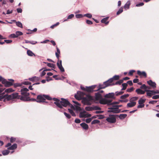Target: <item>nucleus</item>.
I'll return each mask as SVG.
<instances>
[{
    "label": "nucleus",
    "instance_id": "34",
    "mask_svg": "<svg viewBox=\"0 0 159 159\" xmlns=\"http://www.w3.org/2000/svg\"><path fill=\"white\" fill-rule=\"evenodd\" d=\"M16 35L17 38L19 36L23 34V33L20 31H16L15 33Z\"/></svg>",
    "mask_w": 159,
    "mask_h": 159
},
{
    "label": "nucleus",
    "instance_id": "52",
    "mask_svg": "<svg viewBox=\"0 0 159 159\" xmlns=\"http://www.w3.org/2000/svg\"><path fill=\"white\" fill-rule=\"evenodd\" d=\"M74 16V15L73 14H71L69 15L67 18V19H71Z\"/></svg>",
    "mask_w": 159,
    "mask_h": 159
},
{
    "label": "nucleus",
    "instance_id": "23",
    "mask_svg": "<svg viewBox=\"0 0 159 159\" xmlns=\"http://www.w3.org/2000/svg\"><path fill=\"white\" fill-rule=\"evenodd\" d=\"M27 55L30 57H32L33 56H35V55L30 50H28L27 52Z\"/></svg>",
    "mask_w": 159,
    "mask_h": 159
},
{
    "label": "nucleus",
    "instance_id": "21",
    "mask_svg": "<svg viewBox=\"0 0 159 159\" xmlns=\"http://www.w3.org/2000/svg\"><path fill=\"white\" fill-rule=\"evenodd\" d=\"M81 126L85 129H87L88 128V125L85 123H82L80 124Z\"/></svg>",
    "mask_w": 159,
    "mask_h": 159
},
{
    "label": "nucleus",
    "instance_id": "49",
    "mask_svg": "<svg viewBox=\"0 0 159 159\" xmlns=\"http://www.w3.org/2000/svg\"><path fill=\"white\" fill-rule=\"evenodd\" d=\"M64 114L68 118L70 119L71 117V116L70 115L68 114L67 113H66L64 112Z\"/></svg>",
    "mask_w": 159,
    "mask_h": 159
},
{
    "label": "nucleus",
    "instance_id": "36",
    "mask_svg": "<svg viewBox=\"0 0 159 159\" xmlns=\"http://www.w3.org/2000/svg\"><path fill=\"white\" fill-rule=\"evenodd\" d=\"M43 96L44 97V99L46 98L49 100H51L52 99V98L48 95H43Z\"/></svg>",
    "mask_w": 159,
    "mask_h": 159
},
{
    "label": "nucleus",
    "instance_id": "10",
    "mask_svg": "<svg viewBox=\"0 0 159 159\" xmlns=\"http://www.w3.org/2000/svg\"><path fill=\"white\" fill-rule=\"evenodd\" d=\"M37 100L36 101V102L38 103H40L42 102H45V99H44V97L43 96L41 95H39L37 96Z\"/></svg>",
    "mask_w": 159,
    "mask_h": 159
},
{
    "label": "nucleus",
    "instance_id": "31",
    "mask_svg": "<svg viewBox=\"0 0 159 159\" xmlns=\"http://www.w3.org/2000/svg\"><path fill=\"white\" fill-rule=\"evenodd\" d=\"M85 110L87 111H91L93 110V108L92 107L89 106L85 107Z\"/></svg>",
    "mask_w": 159,
    "mask_h": 159
},
{
    "label": "nucleus",
    "instance_id": "27",
    "mask_svg": "<svg viewBox=\"0 0 159 159\" xmlns=\"http://www.w3.org/2000/svg\"><path fill=\"white\" fill-rule=\"evenodd\" d=\"M125 10H127L129 8V2L128 1L124 6Z\"/></svg>",
    "mask_w": 159,
    "mask_h": 159
},
{
    "label": "nucleus",
    "instance_id": "22",
    "mask_svg": "<svg viewBox=\"0 0 159 159\" xmlns=\"http://www.w3.org/2000/svg\"><path fill=\"white\" fill-rule=\"evenodd\" d=\"M17 147V145L16 143L13 144L12 145L8 148L9 150H13L16 149Z\"/></svg>",
    "mask_w": 159,
    "mask_h": 159
},
{
    "label": "nucleus",
    "instance_id": "6",
    "mask_svg": "<svg viewBox=\"0 0 159 159\" xmlns=\"http://www.w3.org/2000/svg\"><path fill=\"white\" fill-rule=\"evenodd\" d=\"M106 120L109 122L114 123L116 122V118L114 115H110L106 119Z\"/></svg>",
    "mask_w": 159,
    "mask_h": 159
},
{
    "label": "nucleus",
    "instance_id": "47",
    "mask_svg": "<svg viewBox=\"0 0 159 159\" xmlns=\"http://www.w3.org/2000/svg\"><path fill=\"white\" fill-rule=\"evenodd\" d=\"M9 38H17L15 34H12L9 36Z\"/></svg>",
    "mask_w": 159,
    "mask_h": 159
},
{
    "label": "nucleus",
    "instance_id": "14",
    "mask_svg": "<svg viewBox=\"0 0 159 159\" xmlns=\"http://www.w3.org/2000/svg\"><path fill=\"white\" fill-rule=\"evenodd\" d=\"M129 95L128 94H124L120 96V98L122 99V100H120V101L121 102H126L128 101V100L126 99V98L128 97Z\"/></svg>",
    "mask_w": 159,
    "mask_h": 159
},
{
    "label": "nucleus",
    "instance_id": "30",
    "mask_svg": "<svg viewBox=\"0 0 159 159\" xmlns=\"http://www.w3.org/2000/svg\"><path fill=\"white\" fill-rule=\"evenodd\" d=\"M150 90H145V92H147V95L148 96H149V97H151L152 94V93L150 92Z\"/></svg>",
    "mask_w": 159,
    "mask_h": 159
},
{
    "label": "nucleus",
    "instance_id": "15",
    "mask_svg": "<svg viewBox=\"0 0 159 159\" xmlns=\"http://www.w3.org/2000/svg\"><path fill=\"white\" fill-rule=\"evenodd\" d=\"M147 83L149 85L152 87L153 88H155L156 87V83L155 82H153L151 80L147 81Z\"/></svg>",
    "mask_w": 159,
    "mask_h": 159
},
{
    "label": "nucleus",
    "instance_id": "5",
    "mask_svg": "<svg viewBox=\"0 0 159 159\" xmlns=\"http://www.w3.org/2000/svg\"><path fill=\"white\" fill-rule=\"evenodd\" d=\"M109 110L108 111V112H112L114 113H117L120 111V110L118 109V107L116 105H113L112 106L108 108Z\"/></svg>",
    "mask_w": 159,
    "mask_h": 159
},
{
    "label": "nucleus",
    "instance_id": "28",
    "mask_svg": "<svg viewBox=\"0 0 159 159\" xmlns=\"http://www.w3.org/2000/svg\"><path fill=\"white\" fill-rule=\"evenodd\" d=\"M9 151L8 150H4L2 151V153L3 155H7L9 153Z\"/></svg>",
    "mask_w": 159,
    "mask_h": 159
},
{
    "label": "nucleus",
    "instance_id": "18",
    "mask_svg": "<svg viewBox=\"0 0 159 159\" xmlns=\"http://www.w3.org/2000/svg\"><path fill=\"white\" fill-rule=\"evenodd\" d=\"M95 86L96 85H93L89 87H87L86 88V91L88 92H91L95 88Z\"/></svg>",
    "mask_w": 159,
    "mask_h": 159
},
{
    "label": "nucleus",
    "instance_id": "60",
    "mask_svg": "<svg viewBox=\"0 0 159 159\" xmlns=\"http://www.w3.org/2000/svg\"><path fill=\"white\" fill-rule=\"evenodd\" d=\"M75 121L76 123H79L81 122L80 120L78 119H75Z\"/></svg>",
    "mask_w": 159,
    "mask_h": 159
},
{
    "label": "nucleus",
    "instance_id": "50",
    "mask_svg": "<svg viewBox=\"0 0 159 159\" xmlns=\"http://www.w3.org/2000/svg\"><path fill=\"white\" fill-rule=\"evenodd\" d=\"M93 110H100L101 109V108L100 107L98 106H95L93 107Z\"/></svg>",
    "mask_w": 159,
    "mask_h": 159
},
{
    "label": "nucleus",
    "instance_id": "33",
    "mask_svg": "<svg viewBox=\"0 0 159 159\" xmlns=\"http://www.w3.org/2000/svg\"><path fill=\"white\" fill-rule=\"evenodd\" d=\"M14 91V90H13L12 88H10L8 89H6L5 91V92L7 93H9L11 92H12Z\"/></svg>",
    "mask_w": 159,
    "mask_h": 159
},
{
    "label": "nucleus",
    "instance_id": "7",
    "mask_svg": "<svg viewBox=\"0 0 159 159\" xmlns=\"http://www.w3.org/2000/svg\"><path fill=\"white\" fill-rule=\"evenodd\" d=\"M114 96L115 93H111L106 94L104 97H105V98H106L108 100H111L112 101V99L115 98Z\"/></svg>",
    "mask_w": 159,
    "mask_h": 159
},
{
    "label": "nucleus",
    "instance_id": "17",
    "mask_svg": "<svg viewBox=\"0 0 159 159\" xmlns=\"http://www.w3.org/2000/svg\"><path fill=\"white\" fill-rule=\"evenodd\" d=\"M83 94V93L80 91H78L77 92V94H75V98L78 100H80V99L81 96Z\"/></svg>",
    "mask_w": 159,
    "mask_h": 159
},
{
    "label": "nucleus",
    "instance_id": "29",
    "mask_svg": "<svg viewBox=\"0 0 159 159\" xmlns=\"http://www.w3.org/2000/svg\"><path fill=\"white\" fill-rule=\"evenodd\" d=\"M16 25L17 26L19 27H20L21 28H23L22 24L21 22L20 21L16 22Z\"/></svg>",
    "mask_w": 159,
    "mask_h": 159
},
{
    "label": "nucleus",
    "instance_id": "54",
    "mask_svg": "<svg viewBox=\"0 0 159 159\" xmlns=\"http://www.w3.org/2000/svg\"><path fill=\"white\" fill-rule=\"evenodd\" d=\"M92 120V119L91 118H89L87 119L85 121L87 123H89Z\"/></svg>",
    "mask_w": 159,
    "mask_h": 159
},
{
    "label": "nucleus",
    "instance_id": "35",
    "mask_svg": "<svg viewBox=\"0 0 159 159\" xmlns=\"http://www.w3.org/2000/svg\"><path fill=\"white\" fill-rule=\"evenodd\" d=\"M123 11V7H121L117 11L116 15H118L121 13Z\"/></svg>",
    "mask_w": 159,
    "mask_h": 159
},
{
    "label": "nucleus",
    "instance_id": "38",
    "mask_svg": "<svg viewBox=\"0 0 159 159\" xmlns=\"http://www.w3.org/2000/svg\"><path fill=\"white\" fill-rule=\"evenodd\" d=\"M100 122V121L97 120H93L91 124L92 125L93 124H98Z\"/></svg>",
    "mask_w": 159,
    "mask_h": 159
},
{
    "label": "nucleus",
    "instance_id": "26",
    "mask_svg": "<svg viewBox=\"0 0 159 159\" xmlns=\"http://www.w3.org/2000/svg\"><path fill=\"white\" fill-rule=\"evenodd\" d=\"M145 99L140 98V99L139 100V104H144V103L145 102Z\"/></svg>",
    "mask_w": 159,
    "mask_h": 159
},
{
    "label": "nucleus",
    "instance_id": "62",
    "mask_svg": "<svg viewBox=\"0 0 159 159\" xmlns=\"http://www.w3.org/2000/svg\"><path fill=\"white\" fill-rule=\"evenodd\" d=\"M157 102V101H152L149 102V103L151 104H154Z\"/></svg>",
    "mask_w": 159,
    "mask_h": 159
},
{
    "label": "nucleus",
    "instance_id": "45",
    "mask_svg": "<svg viewBox=\"0 0 159 159\" xmlns=\"http://www.w3.org/2000/svg\"><path fill=\"white\" fill-rule=\"evenodd\" d=\"M84 16H85L88 18H91L92 17L91 14L89 13H87L84 15Z\"/></svg>",
    "mask_w": 159,
    "mask_h": 159
},
{
    "label": "nucleus",
    "instance_id": "16",
    "mask_svg": "<svg viewBox=\"0 0 159 159\" xmlns=\"http://www.w3.org/2000/svg\"><path fill=\"white\" fill-rule=\"evenodd\" d=\"M137 74L140 76H143L145 77H147V74L145 71H141L140 70H138L137 71Z\"/></svg>",
    "mask_w": 159,
    "mask_h": 159
},
{
    "label": "nucleus",
    "instance_id": "1",
    "mask_svg": "<svg viewBox=\"0 0 159 159\" xmlns=\"http://www.w3.org/2000/svg\"><path fill=\"white\" fill-rule=\"evenodd\" d=\"M20 96H18V93H13L11 95L7 94L3 95L0 94V101H3L4 102L9 101L13 99L18 98H19Z\"/></svg>",
    "mask_w": 159,
    "mask_h": 159
},
{
    "label": "nucleus",
    "instance_id": "20",
    "mask_svg": "<svg viewBox=\"0 0 159 159\" xmlns=\"http://www.w3.org/2000/svg\"><path fill=\"white\" fill-rule=\"evenodd\" d=\"M29 91V89L26 88L22 89L20 90L21 94L22 95H24L26 92Z\"/></svg>",
    "mask_w": 159,
    "mask_h": 159
},
{
    "label": "nucleus",
    "instance_id": "11",
    "mask_svg": "<svg viewBox=\"0 0 159 159\" xmlns=\"http://www.w3.org/2000/svg\"><path fill=\"white\" fill-rule=\"evenodd\" d=\"M105 82H103V84H99V89H102L105 88L106 87L109 86L111 85V84H110L109 83H104Z\"/></svg>",
    "mask_w": 159,
    "mask_h": 159
},
{
    "label": "nucleus",
    "instance_id": "12",
    "mask_svg": "<svg viewBox=\"0 0 159 159\" xmlns=\"http://www.w3.org/2000/svg\"><path fill=\"white\" fill-rule=\"evenodd\" d=\"M59 61V62L58 61L57 63V65L60 71L62 72H63L65 71V70L62 65V61L61 60H60Z\"/></svg>",
    "mask_w": 159,
    "mask_h": 159
},
{
    "label": "nucleus",
    "instance_id": "37",
    "mask_svg": "<svg viewBox=\"0 0 159 159\" xmlns=\"http://www.w3.org/2000/svg\"><path fill=\"white\" fill-rule=\"evenodd\" d=\"M46 64H47V65L49 67H52V68H54L55 65L54 64H52L51 63H45Z\"/></svg>",
    "mask_w": 159,
    "mask_h": 159
},
{
    "label": "nucleus",
    "instance_id": "59",
    "mask_svg": "<svg viewBox=\"0 0 159 159\" xmlns=\"http://www.w3.org/2000/svg\"><path fill=\"white\" fill-rule=\"evenodd\" d=\"M16 138L11 137L10 138V142L11 143H13L16 140Z\"/></svg>",
    "mask_w": 159,
    "mask_h": 159
},
{
    "label": "nucleus",
    "instance_id": "63",
    "mask_svg": "<svg viewBox=\"0 0 159 159\" xmlns=\"http://www.w3.org/2000/svg\"><path fill=\"white\" fill-rule=\"evenodd\" d=\"M37 43V41H30V43L33 45H34Z\"/></svg>",
    "mask_w": 159,
    "mask_h": 159
},
{
    "label": "nucleus",
    "instance_id": "61",
    "mask_svg": "<svg viewBox=\"0 0 159 159\" xmlns=\"http://www.w3.org/2000/svg\"><path fill=\"white\" fill-rule=\"evenodd\" d=\"M86 23L89 25H91L93 24L92 22L89 20H86Z\"/></svg>",
    "mask_w": 159,
    "mask_h": 159
},
{
    "label": "nucleus",
    "instance_id": "51",
    "mask_svg": "<svg viewBox=\"0 0 159 159\" xmlns=\"http://www.w3.org/2000/svg\"><path fill=\"white\" fill-rule=\"evenodd\" d=\"M59 24V22H57V23L56 24L52 25L50 27V28L52 29H53L55 27V26H57V25H58Z\"/></svg>",
    "mask_w": 159,
    "mask_h": 159
},
{
    "label": "nucleus",
    "instance_id": "56",
    "mask_svg": "<svg viewBox=\"0 0 159 159\" xmlns=\"http://www.w3.org/2000/svg\"><path fill=\"white\" fill-rule=\"evenodd\" d=\"M4 42L6 43H10L12 42V41L10 40H4Z\"/></svg>",
    "mask_w": 159,
    "mask_h": 159
},
{
    "label": "nucleus",
    "instance_id": "19",
    "mask_svg": "<svg viewBox=\"0 0 159 159\" xmlns=\"http://www.w3.org/2000/svg\"><path fill=\"white\" fill-rule=\"evenodd\" d=\"M136 92L138 94H143L145 93V90L143 91L141 89H138L136 90Z\"/></svg>",
    "mask_w": 159,
    "mask_h": 159
},
{
    "label": "nucleus",
    "instance_id": "41",
    "mask_svg": "<svg viewBox=\"0 0 159 159\" xmlns=\"http://www.w3.org/2000/svg\"><path fill=\"white\" fill-rule=\"evenodd\" d=\"M127 116V115L125 114H120L119 116V117L120 119H123L126 117Z\"/></svg>",
    "mask_w": 159,
    "mask_h": 159
},
{
    "label": "nucleus",
    "instance_id": "46",
    "mask_svg": "<svg viewBox=\"0 0 159 159\" xmlns=\"http://www.w3.org/2000/svg\"><path fill=\"white\" fill-rule=\"evenodd\" d=\"M123 93V92L120 91L119 92H116L115 93V95L116 96H118L122 94Z\"/></svg>",
    "mask_w": 159,
    "mask_h": 159
},
{
    "label": "nucleus",
    "instance_id": "55",
    "mask_svg": "<svg viewBox=\"0 0 159 159\" xmlns=\"http://www.w3.org/2000/svg\"><path fill=\"white\" fill-rule=\"evenodd\" d=\"M152 98L153 99H157L159 98V94L153 96Z\"/></svg>",
    "mask_w": 159,
    "mask_h": 159
},
{
    "label": "nucleus",
    "instance_id": "57",
    "mask_svg": "<svg viewBox=\"0 0 159 159\" xmlns=\"http://www.w3.org/2000/svg\"><path fill=\"white\" fill-rule=\"evenodd\" d=\"M16 11L18 13H21L22 11V10L20 8H18L16 9Z\"/></svg>",
    "mask_w": 159,
    "mask_h": 159
},
{
    "label": "nucleus",
    "instance_id": "8",
    "mask_svg": "<svg viewBox=\"0 0 159 159\" xmlns=\"http://www.w3.org/2000/svg\"><path fill=\"white\" fill-rule=\"evenodd\" d=\"M119 79V76L118 75H115L112 78H111L109 79L107 81L105 82L104 83H109L110 84H111V85H113L112 84V82L114 80H117Z\"/></svg>",
    "mask_w": 159,
    "mask_h": 159
},
{
    "label": "nucleus",
    "instance_id": "48",
    "mask_svg": "<svg viewBox=\"0 0 159 159\" xmlns=\"http://www.w3.org/2000/svg\"><path fill=\"white\" fill-rule=\"evenodd\" d=\"M140 88L141 89H143L145 90H147V86H146L145 84H143L140 87Z\"/></svg>",
    "mask_w": 159,
    "mask_h": 159
},
{
    "label": "nucleus",
    "instance_id": "25",
    "mask_svg": "<svg viewBox=\"0 0 159 159\" xmlns=\"http://www.w3.org/2000/svg\"><path fill=\"white\" fill-rule=\"evenodd\" d=\"M19 98L21 100L24 101H27L29 100V98L27 97H25L24 96H21L20 98L19 97Z\"/></svg>",
    "mask_w": 159,
    "mask_h": 159
},
{
    "label": "nucleus",
    "instance_id": "13",
    "mask_svg": "<svg viewBox=\"0 0 159 159\" xmlns=\"http://www.w3.org/2000/svg\"><path fill=\"white\" fill-rule=\"evenodd\" d=\"M2 84L4 85L6 87H9L11 85H12L13 84L11 82L7 81L5 79L3 82H2Z\"/></svg>",
    "mask_w": 159,
    "mask_h": 159
},
{
    "label": "nucleus",
    "instance_id": "64",
    "mask_svg": "<svg viewBox=\"0 0 159 159\" xmlns=\"http://www.w3.org/2000/svg\"><path fill=\"white\" fill-rule=\"evenodd\" d=\"M144 104H142V105H139L138 106H137V108H143L144 107Z\"/></svg>",
    "mask_w": 159,
    "mask_h": 159
},
{
    "label": "nucleus",
    "instance_id": "32",
    "mask_svg": "<svg viewBox=\"0 0 159 159\" xmlns=\"http://www.w3.org/2000/svg\"><path fill=\"white\" fill-rule=\"evenodd\" d=\"M68 110L69 112L71 114L72 116H76L75 113L73 111L72 109H68Z\"/></svg>",
    "mask_w": 159,
    "mask_h": 159
},
{
    "label": "nucleus",
    "instance_id": "9",
    "mask_svg": "<svg viewBox=\"0 0 159 159\" xmlns=\"http://www.w3.org/2000/svg\"><path fill=\"white\" fill-rule=\"evenodd\" d=\"M91 116V115L87 113L85 111L81 112L79 114V117L80 118H86Z\"/></svg>",
    "mask_w": 159,
    "mask_h": 159
},
{
    "label": "nucleus",
    "instance_id": "58",
    "mask_svg": "<svg viewBox=\"0 0 159 159\" xmlns=\"http://www.w3.org/2000/svg\"><path fill=\"white\" fill-rule=\"evenodd\" d=\"M144 5V3L143 2H141L139 3H138L136 5V6L137 7H140L143 6Z\"/></svg>",
    "mask_w": 159,
    "mask_h": 159
},
{
    "label": "nucleus",
    "instance_id": "3",
    "mask_svg": "<svg viewBox=\"0 0 159 159\" xmlns=\"http://www.w3.org/2000/svg\"><path fill=\"white\" fill-rule=\"evenodd\" d=\"M61 100L60 102H55L54 103L60 108H62L63 107H65L69 105L72 109H75L74 107L67 100L63 98H61Z\"/></svg>",
    "mask_w": 159,
    "mask_h": 159
},
{
    "label": "nucleus",
    "instance_id": "53",
    "mask_svg": "<svg viewBox=\"0 0 159 159\" xmlns=\"http://www.w3.org/2000/svg\"><path fill=\"white\" fill-rule=\"evenodd\" d=\"M138 99V97H133L130 99V101H134L137 100Z\"/></svg>",
    "mask_w": 159,
    "mask_h": 159
},
{
    "label": "nucleus",
    "instance_id": "2",
    "mask_svg": "<svg viewBox=\"0 0 159 159\" xmlns=\"http://www.w3.org/2000/svg\"><path fill=\"white\" fill-rule=\"evenodd\" d=\"M94 98L95 101L96 100H99L100 103L102 104L110 105L112 102L111 100L102 98V95L98 93H95V97H94Z\"/></svg>",
    "mask_w": 159,
    "mask_h": 159
},
{
    "label": "nucleus",
    "instance_id": "4",
    "mask_svg": "<svg viewBox=\"0 0 159 159\" xmlns=\"http://www.w3.org/2000/svg\"><path fill=\"white\" fill-rule=\"evenodd\" d=\"M83 100L86 104L88 105H91L92 102H95L94 97L89 95L84 98Z\"/></svg>",
    "mask_w": 159,
    "mask_h": 159
},
{
    "label": "nucleus",
    "instance_id": "39",
    "mask_svg": "<svg viewBox=\"0 0 159 159\" xmlns=\"http://www.w3.org/2000/svg\"><path fill=\"white\" fill-rule=\"evenodd\" d=\"M136 104V102L134 101H130V107H132L134 106Z\"/></svg>",
    "mask_w": 159,
    "mask_h": 159
},
{
    "label": "nucleus",
    "instance_id": "42",
    "mask_svg": "<svg viewBox=\"0 0 159 159\" xmlns=\"http://www.w3.org/2000/svg\"><path fill=\"white\" fill-rule=\"evenodd\" d=\"M75 16L77 18H80L83 17L84 16V15H82V14H78L76 15Z\"/></svg>",
    "mask_w": 159,
    "mask_h": 159
},
{
    "label": "nucleus",
    "instance_id": "44",
    "mask_svg": "<svg viewBox=\"0 0 159 159\" xmlns=\"http://www.w3.org/2000/svg\"><path fill=\"white\" fill-rule=\"evenodd\" d=\"M123 82V80H120L117 81L116 83V84H119L120 85L121 83H122Z\"/></svg>",
    "mask_w": 159,
    "mask_h": 159
},
{
    "label": "nucleus",
    "instance_id": "24",
    "mask_svg": "<svg viewBox=\"0 0 159 159\" xmlns=\"http://www.w3.org/2000/svg\"><path fill=\"white\" fill-rule=\"evenodd\" d=\"M108 17H106L105 18H104L102 19L101 20V22L102 23H104L106 25H107L109 23L108 21H107V20H108Z\"/></svg>",
    "mask_w": 159,
    "mask_h": 159
},
{
    "label": "nucleus",
    "instance_id": "40",
    "mask_svg": "<svg viewBox=\"0 0 159 159\" xmlns=\"http://www.w3.org/2000/svg\"><path fill=\"white\" fill-rule=\"evenodd\" d=\"M122 86L123 88L121 89V90H124L126 89L127 86V83H123L122 84Z\"/></svg>",
    "mask_w": 159,
    "mask_h": 159
},
{
    "label": "nucleus",
    "instance_id": "43",
    "mask_svg": "<svg viewBox=\"0 0 159 159\" xmlns=\"http://www.w3.org/2000/svg\"><path fill=\"white\" fill-rule=\"evenodd\" d=\"M22 86V84L20 83H16L14 84V86L15 88H16L17 87H20Z\"/></svg>",
    "mask_w": 159,
    "mask_h": 159
}]
</instances>
